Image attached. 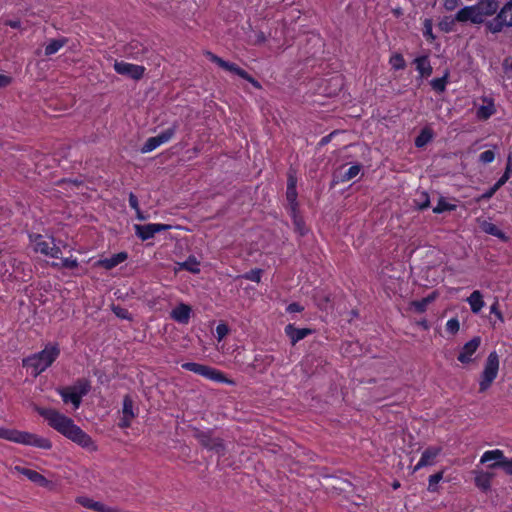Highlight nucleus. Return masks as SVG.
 <instances>
[{
  "mask_svg": "<svg viewBox=\"0 0 512 512\" xmlns=\"http://www.w3.org/2000/svg\"><path fill=\"white\" fill-rule=\"evenodd\" d=\"M36 411L48 421V424L53 429L77 445L93 451L97 449L92 438L77 426L71 418L61 414L55 409L36 407Z\"/></svg>",
  "mask_w": 512,
  "mask_h": 512,
  "instance_id": "nucleus-1",
  "label": "nucleus"
},
{
  "mask_svg": "<svg viewBox=\"0 0 512 512\" xmlns=\"http://www.w3.org/2000/svg\"><path fill=\"white\" fill-rule=\"evenodd\" d=\"M59 354V345L57 343H49L42 351L23 359V366L33 368L34 376H38L52 365Z\"/></svg>",
  "mask_w": 512,
  "mask_h": 512,
  "instance_id": "nucleus-2",
  "label": "nucleus"
},
{
  "mask_svg": "<svg viewBox=\"0 0 512 512\" xmlns=\"http://www.w3.org/2000/svg\"><path fill=\"white\" fill-rule=\"evenodd\" d=\"M486 29L497 34L504 30V28L512 27V0L507 1L503 7L496 12V16L485 22Z\"/></svg>",
  "mask_w": 512,
  "mask_h": 512,
  "instance_id": "nucleus-3",
  "label": "nucleus"
},
{
  "mask_svg": "<svg viewBox=\"0 0 512 512\" xmlns=\"http://www.w3.org/2000/svg\"><path fill=\"white\" fill-rule=\"evenodd\" d=\"M193 437H195L203 448L215 451L219 455L225 454L223 440L213 436V430L202 431L199 428H192Z\"/></svg>",
  "mask_w": 512,
  "mask_h": 512,
  "instance_id": "nucleus-4",
  "label": "nucleus"
},
{
  "mask_svg": "<svg viewBox=\"0 0 512 512\" xmlns=\"http://www.w3.org/2000/svg\"><path fill=\"white\" fill-rule=\"evenodd\" d=\"M495 460V463L487 464L488 469H502L507 475H512V459L505 457L502 450L495 449L483 453L480 459L481 464Z\"/></svg>",
  "mask_w": 512,
  "mask_h": 512,
  "instance_id": "nucleus-5",
  "label": "nucleus"
},
{
  "mask_svg": "<svg viewBox=\"0 0 512 512\" xmlns=\"http://www.w3.org/2000/svg\"><path fill=\"white\" fill-rule=\"evenodd\" d=\"M499 369V357L495 351L491 352L486 360L484 370L481 374L479 392H485L497 376Z\"/></svg>",
  "mask_w": 512,
  "mask_h": 512,
  "instance_id": "nucleus-6",
  "label": "nucleus"
},
{
  "mask_svg": "<svg viewBox=\"0 0 512 512\" xmlns=\"http://www.w3.org/2000/svg\"><path fill=\"white\" fill-rule=\"evenodd\" d=\"M10 441L35 446L38 448L49 450L52 447L51 441L47 438L40 437L36 434L23 432L18 430H12Z\"/></svg>",
  "mask_w": 512,
  "mask_h": 512,
  "instance_id": "nucleus-7",
  "label": "nucleus"
},
{
  "mask_svg": "<svg viewBox=\"0 0 512 512\" xmlns=\"http://www.w3.org/2000/svg\"><path fill=\"white\" fill-rule=\"evenodd\" d=\"M114 69L118 74L127 76L133 80L141 79L145 72L144 66L130 64L124 61H115Z\"/></svg>",
  "mask_w": 512,
  "mask_h": 512,
  "instance_id": "nucleus-8",
  "label": "nucleus"
},
{
  "mask_svg": "<svg viewBox=\"0 0 512 512\" xmlns=\"http://www.w3.org/2000/svg\"><path fill=\"white\" fill-rule=\"evenodd\" d=\"M14 470L17 471L18 473L26 476L30 481L39 485L40 487L47 488L50 491L55 489L54 482L48 480L47 478H45L43 475H41L37 471L31 470V469H28L25 467H21V466H15Z\"/></svg>",
  "mask_w": 512,
  "mask_h": 512,
  "instance_id": "nucleus-9",
  "label": "nucleus"
},
{
  "mask_svg": "<svg viewBox=\"0 0 512 512\" xmlns=\"http://www.w3.org/2000/svg\"><path fill=\"white\" fill-rule=\"evenodd\" d=\"M455 20L457 22L470 21L473 24H485L486 22V20L482 19L479 15L476 5L466 6L460 9L455 15Z\"/></svg>",
  "mask_w": 512,
  "mask_h": 512,
  "instance_id": "nucleus-10",
  "label": "nucleus"
},
{
  "mask_svg": "<svg viewBox=\"0 0 512 512\" xmlns=\"http://www.w3.org/2000/svg\"><path fill=\"white\" fill-rule=\"evenodd\" d=\"M133 407H134V401H133L132 397L129 394L125 395L123 398V408H122L123 417L118 424V426L120 428L130 427L132 420L136 416L133 411Z\"/></svg>",
  "mask_w": 512,
  "mask_h": 512,
  "instance_id": "nucleus-11",
  "label": "nucleus"
},
{
  "mask_svg": "<svg viewBox=\"0 0 512 512\" xmlns=\"http://www.w3.org/2000/svg\"><path fill=\"white\" fill-rule=\"evenodd\" d=\"M206 55L208 56V58L216 63L219 67H221L222 69L226 70V71H229L231 73H234L236 75H238L239 77L243 78V77H247V72L240 68L238 65H236L235 63H231V62H228V61H225L223 60L221 57L213 54L212 52H206Z\"/></svg>",
  "mask_w": 512,
  "mask_h": 512,
  "instance_id": "nucleus-12",
  "label": "nucleus"
},
{
  "mask_svg": "<svg viewBox=\"0 0 512 512\" xmlns=\"http://www.w3.org/2000/svg\"><path fill=\"white\" fill-rule=\"evenodd\" d=\"M480 343H481V338L479 336L472 338L470 341H468L463 346L457 359L463 364H468V363L472 362L471 356L476 352V350L480 346Z\"/></svg>",
  "mask_w": 512,
  "mask_h": 512,
  "instance_id": "nucleus-13",
  "label": "nucleus"
},
{
  "mask_svg": "<svg viewBox=\"0 0 512 512\" xmlns=\"http://www.w3.org/2000/svg\"><path fill=\"white\" fill-rule=\"evenodd\" d=\"M198 375H201L215 382L234 384V382L226 378V376L221 371L207 365H201Z\"/></svg>",
  "mask_w": 512,
  "mask_h": 512,
  "instance_id": "nucleus-14",
  "label": "nucleus"
},
{
  "mask_svg": "<svg viewBox=\"0 0 512 512\" xmlns=\"http://www.w3.org/2000/svg\"><path fill=\"white\" fill-rule=\"evenodd\" d=\"M296 184H297V178L295 176V172L290 171L288 174V180H287V191H286V198L287 201L290 204V209H298V202H297V190H296Z\"/></svg>",
  "mask_w": 512,
  "mask_h": 512,
  "instance_id": "nucleus-15",
  "label": "nucleus"
},
{
  "mask_svg": "<svg viewBox=\"0 0 512 512\" xmlns=\"http://www.w3.org/2000/svg\"><path fill=\"white\" fill-rule=\"evenodd\" d=\"M475 5L482 19L493 16L499 8V4L496 0H479Z\"/></svg>",
  "mask_w": 512,
  "mask_h": 512,
  "instance_id": "nucleus-16",
  "label": "nucleus"
},
{
  "mask_svg": "<svg viewBox=\"0 0 512 512\" xmlns=\"http://www.w3.org/2000/svg\"><path fill=\"white\" fill-rule=\"evenodd\" d=\"M441 448L439 447H428L423 453L422 456L417 463V465L414 467V471L419 470L422 467L425 466H431L435 463V458L440 453Z\"/></svg>",
  "mask_w": 512,
  "mask_h": 512,
  "instance_id": "nucleus-17",
  "label": "nucleus"
},
{
  "mask_svg": "<svg viewBox=\"0 0 512 512\" xmlns=\"http://www.w3.org/2000/svg\"><path fill=\"white\" fill-rule=\"evenodd\" d=\"M312 329L309 328H296L292 324L285 327V333L291 340V344L295 345L298 341L304 339L306 336L312 334Z\"/></svg>",
  "mask_w": 512,
  "mask_h": 512,
  "instance_id": "nucleus-18",
  "label": "nucleus"
},
{
  "mask_svg": "<svg viewBox=\"0 0 512 512\" xmlns=\"http://www.w3.org/2000/svg\"><path fill=\"white\" fill-rule=\"evenodd\" d=\"M191 307L187 304L181 303L171 311V318L178 323L187 324L190 319Z\"/></svg>",
  "mask_w": 512,
  "mask_h": 512,
  "instance_id": "nucleus-19",
  "label": "nucleus"
},
{
  "mask_svg": "<svg viewBox=\"0 0 512 512\" xmlns=\"http://www.w3.org/2000/svg\"><path fill=\"white\" fill-rule=\"evenodd\" d=\"M76 501L83 507L94 510L96 512H114L115 510L113 507L106 506L101 502L94 501L84 496L78 497Z\"/></svg>",
  "mask_w": 512,
  "mask_h": 512,
  "instance_id": "nucleus-20",
  "label": "nucleus"
},
{
  "mask_svg": "<svg viewBox=\"0 0 512 512\" xmlns=\"http://www.w3.org/2000/svg\"><path fill=\"white\" fill-rule=\"evenodd\" d=\"M35 250L53 258H60L61 255V250L59 247L55 246L53 243H49L43 240L36 242Z\"/></svg>",
  "mask_w": 512,
  "mask_h": 512,
  "instance_id": "nucleus-21",
  "label": "nucleus"
},
{
  "mask_svg": "<svg viewBox=\"0 0 512 512\" xmlns=\"http://www.w3.org/2000/svg\"><path fill=\"white\" fill-rule=\"evenodd\" d=\"M475 485L482 491H488L491 488V480L495 476L490 471H475Z\"/></svg>",
  "mask_w": 512,
  "mask_h": 512,
  "instance_id": "nucleus-22",
  "label": "nucleus"
},
{
  "mask_svg": "<svg viewBox=\"0 0 512 512\" xmlns=\"http://www.w3.org/2000/svg\"><path fill=\"white\" fill-rule=\"evenodd\" d=\"M360 170H361V165H359V164L349 167L344 172L341 169L334 174L333 182L334 183L348 182V181L352 180L353 178H355L359 174Z\"/></svg>",
  "mask_w": 512,
  "mask_h": 512,
  "instance_id": "nucleus-23",
  "label": "nucleus"
},
{
  "mask_svg": "<svg viewBox=\"0 0 512 512\" xmlns=\"http://www.w3.org/2000/svg\"><path fill=\"white\" fill-rule=\"evenodd\" d=\"M59 393L64 403L71 402L76 409L79 408L81 404L80 395L71 386L59 389Z\"/></svg>",
  "mask_w": 512,
  "mask_h": 512,
  "instance_id": "nucleus-24",
  "label": "nucleus"
},
{
  "mask_svg": "<svg viewBox=\"0 0 512 512\" xmlns=\"http://www.w3.org/2000/svg\"><path fill=\"white\" fill-rule=\"evenodd\" d=\"M437 297H438V292L433 291L431 294L422 298L421 300L412 301L410 303V305H411V307H413L415 309L416 312L424 313L427 309V306L430 303H432L433 301H435Z\"/></svg>",
  "mask_w": 512,
  "mask_h": 512,
  "instance_id": "nucleus-25",
  "label": "nucleus"
},
{
  "mask_svg": "<svg viewBox=\"0 0 512 512\" xmlns=\"http://www.w3.org/2000/svg\"><path fill=\"white\" fill-rule=\"evenodd\" d=\"M134 229L136 236L142 241L153 238L156 234L153 223L145 225L136 224L134 225Z\"/></svg>",
  "mask_w": 512,
  "mask_h": 512,
  "instance_id": "nucleus-26",
  "label": "nucleus"
},
{
  "mask_svg": "<svg viewBox=\"0 0 512 512\" xmlns=\"http://www.w3.org/2000/svg\"><path fill=\"white\" fill-rule=\"evenodd\" d=\"M486 105H482L477 109L476 116L479 120H487L495 113V106L492 99H484Z\"/></svg>",
  "mask_w": 512,
  "mask_h": 512,
  "instance_id": "nucleus-27",
  "label": "nucleus"
},
{
  "mask_svg": "<svg viewBox=\"0 0 512 512\" xmlns=\"http://www.w3.org/2000/svg\"><path fill=\"white\" fill-rule=\"evenodd\" d=\"M480 227L483 232L495 236L504 242L508 240V237L505 235V233L502 232L495 224L491 222L483 221Z\"/></svg>",
  "mask_w": 512,
  "mask_h": 512,
  "instance_id": "nucleus-28",
  "label": "nucleus"
},
{
  "mask_svg": "<svg viewBox=\"0 0 512 512\" xmlns=\"http://www.w3.org/2000/svg\"><path fill=\"white\" fill-rule=\"evenodd\" d=\"M290 215L293 220L294 229L300 235L304 236L307 234L308 229L305 226L303 218L299 215L298 209H290Z\"/></svg>",
  "mask_w": 512,
  "mask_h": 512,
  "instance_id": "nucleus-29",
  "label": "nucleus"
},
{
  "mask_svg": "<svg viewBox=\"0 0 512 512\" xmlns=\"http://www.w3.org/2000/svg\"><path fill=\"white\" fill-rule=\"evenodd\" d=\"M467 300L473 313H478L484 306L482 294L478 290L473 291Z\"/></svg>",
  "mask_w": 512,
  "mask_h": 512,
  "instance_id": "nucleus-30",
  "label": "nucleus"
},
{
  "mask_svg": "<svg viewBox=\"0 0 512 512\" xmlns=\"http://www.w3.org/2000/svg\"><path fill=\"white\" fill-rule=\"evenodd\" d=\"M126 259H127V253L120 252V253L113 255L110 258L102 260L101 264L106 269H112V268L116 267L118 264L125 261Z\"/></svg>",
  "mask_w": 512,
  "mask_h": 512,
  "instance_id": "nucleus-31",
  "label": "nucleus"
},
{
  "mask_svg": "<svg viewBox=\"0 0 512 512\" xmlns=\"http://www.w3.org/2000/svg\"><path fill=\"white\" fill-rule=\"evenodd\" d=\"M432 138H433V131L430 128L425 127L421 130L419 135L416 137L415 146L417 148H422L427 143H429L432 140Z\"/></svg>",
  "mask_w": 512,
  "mask_h": 512,
  "instance_id": "nucleus-32",
  "label": "nucleus"
},
{
  "mask_svg": "<svg viewBox=\"0 0 512 512\" xmlns=\"http://www.w3.org/2000/svg\"><path fill=\"white\" fill-rule=\"evenodd\" d=\"M415 63L417 65V70L419 71L422 77H428L431 75L432 67L427 57H418L415 59Z\"/></svg>",
  "mask_w": 512,
  "mask_h": 512,
  "instance_id": "nucleus-33",
  "label": "nucleus"
},
{
  "mask_svg": "<svg viewBox=\"0 0 512 512\" xmlns=\"http://www.w3.org/2000/svg\"><path fill=\"white\" fill-rule=\"evenodd\" d=\"M71 388L77 392V394L80 395V399L82 398V396H85L91 389V384H90V381L85 379V378H81V379H78L75 384L73 386H71Z\"/></svg>",
  "mask_w": 512,
  "mask_h": 512,
  "instance_id": "nucleus-34",
  "label": "nucleus"
},
{
  "mask_svg": "<svg viewBox=\"0 0 512 512\" xmlns=\"http://www.w3.org/2000/svg\"><path fill=\"white\" fill-rule=\"evenodd\" d=\"M67 43V39H53L50 43L45 47V55L50 56L58 52L65 44Z\"/></svg>",
  "mask_w": 512,
  "mask_h": 512,
  "instance_id": "nucleus-35",
  "label": "nucleus"
},
{
  "mask_svg": "<svg viewBox=\"0 0 512 512\" xmlns=\"http://www.w3.org/2000/svg\"><path fill=\"white\" fill-rule=\"evenodd\" d=\"M414 204L419 210L427 209L430 206L429 194L425 191L418 192Z\"/></svg>",
  "mask_w": 512,
  "mask_h": 512,
  "instance_id": "nucleus-36",
  "label": "nucleus"
},
{
  "mask_svg": "<svg viewBox=\"0 0 512 512\" xmlns=\"http://www.w3.org/2000/svg\"><path fill=\"white\" fill-rule=\"evenodd\" d=\"M178 128V123L174 122L171 127L168 129L162 131L160 134L157 135V138L160 142V144L168 142L175 134L176 130Z\"/></svg>",
  "mask_w": 512,
  "mask_h": 512,
  "instance_id": "nucleus-37",
  "label": "nucleus"
},
{
  "mask_svg": "<svg viewBox=\"0 0 512 512\" xmlns=\"http://www.w3.org/2000/svg\"><path fill=\"white\" fill-rule=\"evenodd\" d=\"M160 142L157 138V136L155 137H150L147 139V141L145 142V144L142 146V148L140 149L141 153H148V152H151L153 151L154 149H156L158 146H160Z\"/></svg>",
  "mask_w": 512,
  "mask_h": 512,
  "instance_id": "nucleus-38",
  "label": "nucleus"
},
{
  "mask_svg": "<svg viewBox=\"0 0 512 512\" xmlns=\"http://www.w3.org/2000/svg\"><path fill=\"white\" fill-rule=\"evenodd\" d=\"M455 208H456V205L450 204V203L446 202L444 200V198H440L439 201H438V204L436 205V207L433 208V212L437 213V214H440V213H442L444 211L455 210Z\"/></svg>",
  "mask_w": 512,
  "mask_h": 512,
  "instance_id": "nucleus-39",
  "label": "nucleus"
},
{
  "mask_svg": "<svg viewBox=\"0 0 512 512\" xmlns=\"http://www.w3.org/2000/svg\"><path fill=\"white\" fill-rule=\"evenodd\" d=\"M446 84H447V75L440 77V78H434L431 81V86H432L433 90H435L438 93L445 91Z\"/></svg>",
  "mask_w": 512,
  "mask_h": 512,
  "instance_id": "nucleus-40",
  "label": "nucleus"
},
{
  "mask_svg": "<svg viewBox=\"0 0 512 512\" xmlns=\"http://www.w3.org/2000/svg\"><path fill=\"white\" fill-rule=\"evenodd\" d=\"M443 478V471L437 472L429 477L428 490L430 492L437 491V484Z\"/></svg>",
  "mask_w": 512,
  "mask_h": 512,
  "instance_id": "nucleus-41",
  "label": "nucleus"
},
{
  "mask_svg": "<svg viewBox=\"0 0 512 512\" xmlns=\"http://www.w3.org/2000/svg\"><path fill=\"white\" fill-rule=\"evenodd\" d=\"M249 40L253 45H260L266 41V36L264 32L260 30L252 31V33L249 35Z\"/></svg>",
  "mask_w": 512,
  "mask_h": 512,
  "instance_id": "nucleus-42",
  "label": "nucleus"
},
{
  "mask_svg": "<svg viewBox=\"0 0 512 512\" xmlns=\"http://www.w3.org/2000/svg\"><path fill=\"white\" fill-rule=\"evenodd\" d=\"M197 265L198 262L196 261L195 257L192 256H190L185 262L181 264L183 269L192 273H199L200 269L196 267Z\"/></svg>",
  "mask_w": 512,
  "mask_h": 512,
  "instance_id": "nucleus-43",
  "label": "nucleus"
},
{
  "mask_svg": "<svg viewBox=\"0 0 512 512\" xmlns=\"http://www.w3.org/2000/svg\"><path fill=\"white\" fill-rule=\"evenodd\" d=\"M262 272L263 271L261 269H252L249 272L245 273L243 275V278H245L247 280H250V281H253V282L259 283L260 280H261Z\"/></svg>",
  "mask_w": 512,
  "mask_h": 512,
  "instance_id": "nucleus-44",
  "label": "nucleus"
},
{
  "mask_svg": "<svg viewBox=\"0 0 512 512\" xmlns=\"http://www.w3.org/2000/svg\"><path fill=\"white\" fill-rule=\"evenodd\" d=\"M112 311L114 312V314L117 317H119L121 319L131 320V314L129 313V311L126 308H123L119 305L118 306L113 305Z\"/></svg>",
  "mask_w": 512,
  "mask_h": 512,
  "instance_id": "nucleus-45",
  "label": "nucleus"
},
{
  "mask_svg": "<svg viewBox=\"0 0 512 512\" xmlns=\"http://www.w3.org/2000/svg\"><path fill=\"white\" fill-rule=\"evenodd\" d=\"M390 62L395 69H403L405 67V60L401 54L392 56Z\"/></svg>",
  "mask_w": 512,
  "mask_h": 512,
  "instance_id": "nucleus-46",
  "label": "nucleus"
},
{
  "mask_svg": "<svg viewBox=\"0 0 512 512\" xmlns=\"http://www.w3.org/2000/svg\"><path fill=\"white\" fill-rule=\"evenodd\" d=\"M460 324L456 318H452L446 323V330L451 334H456L459 331Z\"/></svg>",
  "mask_w": 512,
  "mask_h": 512,
  "instance_id": "nucleus-47",
  "label": "nucleus"
},
{
  "mask_svg": "<svg viewBox=\"0 0 512 512\" xmlns=\"http://www.w3.org/2000/svg\"><path fill=\"white\" fill-rule=\"evenodd\" d=\"M494 158L495 153L492 150H485L479 155V160L484 164L491 163Z\"/></svg>",
  "mask_w": 512,
  "mask_h": 512,
  "instance_id": "nucleus-48",
  "label": "nucleus"
},
{
  "mask_svg": "<svg viewBox=\"0 0 512 512\" xmlns=\"http://www.w3.org/2000/svg\"><path fill=\"white\" fill-rule=\"evenodd\" d=\"M423 35L428 39V40H434L435 39V36L433 35L432 33V22L430 19H426L424 21V30H423Z\"/></svg>",
  "mask_w": 512,
  "mask_h": 512,
  "instance_id": "nucleus-49",
  "label": "nucleus"
},
{
  "mask_svg": "<svg viewBox=\"0 0 512 512\" xmlns=\"http://www.w3.org/2000/svg\"><path fill=\"white\" fill-rule=\"evenodd\" d=\"M201 365L202 364L195 363V362H186V363L182 364V368L198 374V372L200 371Z\"/></svg>",
  "mask_w": 512,
  "mask_h": 512,
  "instance_id": "nucleus-50",
  "label": "nucleus"
},
{
  "mask_svg": "<svg viewBox=\"0 0 512 512\" xmlns=\"http://www.w3.org/2000/svg\"><path fill=\"white\" fill-rule=\"evenodd\" d=\"M499 190V188H497L495 185H493L491 188H489L485 193H483L481 196H479V198L477 199L478 201H481V200H488L490 199L491 197H493V195Z\"/></svg>",
  "mask_w": 512,
  "mask_h": 512,
  "instance_id": "nucleus-51",
  "label": "nucleus"
},
{
  "mask_svg": "<svg viewBox=\"0 0 512 512\" xmlns=\"http://www.w3.org/2000/svg\"><path fill=\"white\" fill-rule=\"evenodd\" d=\"M460 0H444V7L448 11H452L459 6Z\"/></svg>",
  "mask_w": 512,
  "mask_h": 512,
  "instance_id": "nucleus-52",
  "label": "nucleus"
},
{
  "mask_svg": "<svg viewBox=\"0 0 512 512\" xmlns=\"http://www.w3.org/2000/svg\"><path fill=\"white\" fill-rule=\"evenodd\" d=\"M62 266L69 269H74L78 266V262L75 259L65 258L62 260Z\"/></svg>",
  "mask_w": 512,
  "mask_h": 512,
  "instance_id": "nucleus-53",
  "label": "nucleus"
},
{
  "mask_svg": "<svg viewBox=\"0 0 512 512\" xmlns=\"http://www.w3.org/2000/svg\"><path fill=\"white\" fill-rule=\"evenodd\" d=\"M216 332L219 339L225 337L228 333V327L225 324H219L216 328Z\"/></svg>",
  "mask_w": 512,
  "mask_h": 512,
  "instance_id": "nucleus-54",
  "label": "nucleus"
},
{
  "mask_svg": "<svg viewBox=\"0 0 512 512\" xmlns=\"http://www.w3.org/2000/svg\"><path fill=\"white\" fill-rule=\"evenodd\" d=\"M129 205L132 209L134 210H138L139 207V202H138V198L137 196L134 194V193H130L129 194Z\"/></svg>",
  "mask_w": 512,
  "mask_h": 512,
  "instance_id": "nucleus-55",
  "label": "nucleus"
},
{
  "mask_svg": "<svg viewBox=\"0 0 512 512\" xmlns=\"http://www.w3.org/2000/svg\"><path fill=\"white\" fill-rule=\"evenodd\" d=\"M511 174L504 171L503 175L498 179V181L494 184L497 188H501L510 178Z\"/></svg>",
  "mask_w": 512,
  "mask_h": 512,
  "instance_id": "nucleus-56",
  "label": "nucleus"
},
{
  "mask_svg": "<svg viewBox=\"0 0 512 512\" xmlns=\"http://www.w3.org/2000/svg\"><path fill=\"white\" fill-rule=\"evenodd\" d=\"M455 18L453 20H451L450 22H447V21H442L440 23V28L445 31V32H450L453 30V25H454V22H455Z\"/></svg>",
  "mask_w": 512,
  "mask_h": 512,
  "instance_id": "nucleus-57",
  "label": "nucleus"
},
{
  "mask_svg": "<svg viewBox=\"0 0 512 512\" xmlns=\"http://www.w3.org/2000/svg\"><path fill=\"white\" fill-rule=\"evenodd\" d=\"M303 309L304 308L299 303H296V302L289 304L287 307V311L290 313L301 312V311H303Z\"/></svg>",
  "mask_w": 512,
  "mask_h": 512,
  "instance_id": "nucleus-58",
  "label": "nucleus"
},
{
  "mask_svg": "<svg viewBox=\"0 0 512 512\" xmlns=\"http://www.w3.org/2000/svg\"><path fill=\"white\" fill-rule=\"evenodd\" d=\"M490 312L495 314L496 317L500 320V321H503V315L501 313V311L498 309V302H495L491 307H490Z\"/></svg>",
  "mask_w": 512,
  "mask_h": 512,
  "instance_id": "nucleus-59",
  "label": "nucleus"
},
{
  "mask_svg": "<svg viewBox=\"0 0 512 512\" xmlns=\"http://www.w3.org/2000/svg\"><path fill=\"white\" fill-rule=\"evenodd\" d=\"M153 225H154V229H155L156 233H159L162 231H167L172 228V226L169 224L153 223Z\"/></svg>",
  "mask_w": 512,
  "mask_h": 512,
  "instance_id": "nucleus-60",
  "label": "nucleus"
},
{
  "mask_svg": "<svg viewBox=\"0 0 512 512\" xmlns=\"http://www.w3.org/2000/svg\"><path fill=\"white\" fill-rule=\"evenodd\" d=\"M12 430L0 427V438L10 441Z\"/></svg>",
  "mask_w": 512,
  "mask_h": 512,
  "instance_id": "nucleus-61",
  "label": "nucleus"
},
{
  "mask_svg": "<svg viewBox=\"0 0 512 512\" xmlns=\"http://www.w3.org/2000/svg\"><path fill=\"white\" fill-rule=\"evenodd\" d=\"M242 79H245L247 80L248 82H250L255 88L257 89H261L262 86L261 84L259 83V81H257L256 79H254L252 76H250L248 73H247V77H243Z\"/></svg>",
  "mask_w": 512,
  "mask_h": 512,
  "instance_id": "nucleus-62",
  "label": "nucleus"
},
{
  "mask_svg": "<svg viewBox=\"0 0 512 512\" xmlns=\"http://www.w3.org/2000/svg\"><path fill=\"white\" fill-rule=\"evenodd\" d=\"M10 83H11V78L10 77H8L6 75H3V74H0V87H6Z\"/></svg>",
  "mask_w": 512,
  "mask_h": 512,
  "instance_id": "nucleus-63",
  "label": "nucleus"
},
{
  "mask_svg": "<svg viewBox=\"0 0 512 512\" xmlns=\"http://www.w3.org/2000/svg\"><path fill=\"white\" fill-rule=\"evenodd\" d=\"M505 172L512 174V153H509V155L507 157V164H506Z\"/></svg>",
  "mask_w": 512,
  "mask_h": 512,
  "instance_id": "nucleus-64",
  "label": "nucleus"
}]
</instances>
